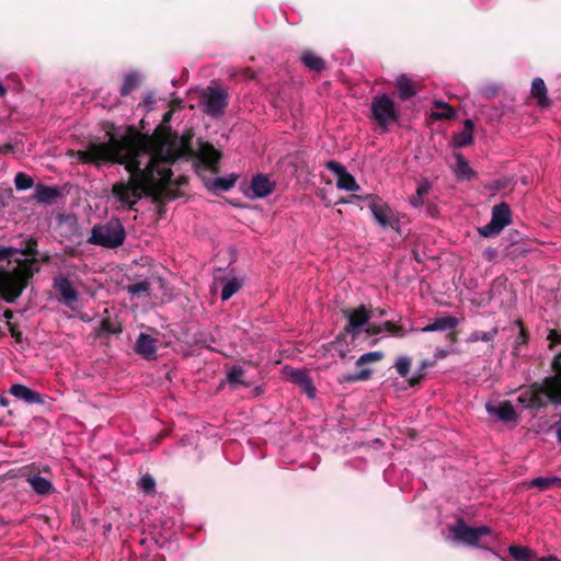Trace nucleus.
<instances>
[{
    "label": "nucleus",
    "mask_w": 561,
    "mask_h": 561,
    "mask_svg": "<svg viewBox=\"0 0 561 561\" xmlns=\"http://www.w3.org/2000/svg\"><path fill=\"white\" fill-rule=\"evenodd\" d=\"M188 139L170 131L142 136L135 128L108 133L107 141H91L77 152L79 161L101 165L121 163L130 174V182L113 186L114 196L122 206L131 207L142 197L164 203L178 198L175 188L184 179L173 180L171 164L180 158L191 157Z\"/></svg>",
    "instance_id": "obj_1"
},
{
    "label": "nucleus",
    "mask_w": 561,
    "mask_h": 561,
    "mask_svg": "<svg viewBox=\"0 0 561 561\" xmlns=\"http://www.w3.org/2000/svg\"><path fill=\"white\" fill-rule=\"evenodd\" d=\"M36 248L37 241L28 239L21 253L31 259L16 260V265L11 270H0V298L7 302H14L28 285V280L39 272Z\"/></svg>",
    "instance_id": "obj_2"
},
{
    "label": "nucleus",
    "mask_w": 561,
    "mask_h": 561,
    "mask_svg": "<svg viewBox=\"0 0 561 561\" xmlns=\"http://www.w3.org/2000/svg\"><path fill=\"white\" fill-rule=\"evenodd\" d=\"M126 232L119 219H111L95 225L91 230L88 242L106 249H116L123 245Z\"/></svg>",
    "instance_id": "obj_3"
},
{
    "label": "nucleus",
    "mask_w": 561,
    "mask_h": 561,
    "mask_svg": "<svg viewBox=\"0 0 561 561\" xmlns=\"http://www.w3.org/2000/svg\"><path fill=\"white\" fill-rule=\"evenodd\" d=\"M371 119L382 130H388L399 118V110L388 94L376 95L370 104Z\"/></svg>",
    "instance_id": "obj_4"
},
{
    "label": "nucleus",
    "mask_w": 561,
    "mask_h": 561,
    "mask_svg": "<svg viewBox=\"0 0 561 561\" xmlns=\"http://www.w3.org/2000/svg\"><path fill=\"white\" fill-rule=\"evenodd\" d=\"M342 313L347 319V324L343 331L335 337L333 344H341L346 334H351L355 340L362 332L373 317L371 310L367 309L365 305H360L355 309H343Z\"/></svg>",
    "instance_id": "obj_5"
},
{
    "label": "nucleus",
    "mask_w": 561,
    "mask_h": 561,
    "mask_svg": "<svg viewBox=\"0 0 561 561\" xmlns=\"http://www.w3.org/2000/svg\"><path fill=\"white\" fill-rule=\"evenodd\" d=\"M449 533L455 541L477 546L483 536L491 534V528L488 526L471 527L459 518L455 525L449 527Z\"/></svg>",
    "instance_id": "obj_6"
},
{
    "label": "nucleus",
    "mask_w": 561,
    "mask_h": 561,
    "mask_svg": "<svg viewBox=\"0 0 561 561\" xmlns=\"http://www.w3.org/2000/svg\"><path fill=\"white\" fill-rule=\"evenodd\" d=\"M53 289L56 293L57 300L61 305L75 309V306L79 302L80 294L68 276L64 274L54 276Z\"/></svg>",
    "instance_id": "obj_7"
},
{
    "label": "nucleus",
    "mask_w": 561,
    "mask_h": 561,
    "mask_svg": "<svg viewBox=\"0 0 561 561\" xmlns=\"http://www.w3.org/2000/svg\"><path fill=\"white\" fill-rule=\"evenodd\" d=\"M228 103V93L220 87H208L202 95L204 112L209 116H218Z\"/></svg>",
    "instance_id": "obj_8"
},
{
    "label": "nucleus",
    "mask_w": 561,
    "mask_h": 561,
    "mask_svg": "<svg viewBox=\"0 0 561 561\" xmlns=\"http://www.w3.org/2000/svg\"><path fill=\"white\" fill-rule=\"evenodd\" d=\"M551 390L546 385V378L541 382H534L528 389V410L546 408L550 402L554 407H561L560 403L553 401Z\"/></svg>",
    "instance_id": "obj_9"
},
{
    "label": "nucleus",
    "mask_w": 561,
    "mask_h": 561,
    "mask_svg": "<svg viewBox=\"0 0 561 561\" xmlns=\"http://www.w3.org/2000/svg\"><path fill=\"white\" fill-rule=\"evenodd\" d=\"M276 188V181L267 174H256L252 176L244 194L250 198H264L271 195Z\"/></svg>",
    "instance_id": "obj_10"
},
{
    "label": "nucleus",
    "mask_w": 561,
    "mask_h": 561,
    "mask_svg": "<svg viewBox=\"0 0 561 561\" xmlns=\"http://www.w3.org/2000/svg\"><path fill=\"white\" fill-rule=\"evenodd\" d=\"M327 168L332 171L336 179V185L341 190L355 192L359 190L354 176L346 171V169L336 161L327 162Z\"/></svg>",
    "instance_id": "obj_11"
},
{
    "label": "nucleus",
    "mask_w": 561,
    "mask_h": 561,
    "mask_svg": "<svg viewBox=\"0 0 561 561\" xmlns=\"http://www.w3.org/2000/svg\"><path fill=\"white\" fill-rule=\"evenodd\" d=\"M492 219L489 224L478 228L480 236L492 238L497 236L506 226L512 222V213H492Z\"/></svg>",
    "instance_id": "obj_12"
},
{
    "label": "nucleus",
    "mask_w": 561,
    "mask_h": 561,
    "mask_svg": "<svg viewBox=\"0 0 561 561\" xmlns=\"http://www.w3.org/2000/svg\"><path fill=\"white\" fill-rule=\"evenodd\" d=\"M373 220L385 231L391 230L402 237L405 232L402 230L401 222L405 218L399 213H371Z\"/></svg>",
    "instance_id": "obj_13"
},
{
    "label": "nucleus",
    "mask_w": 561,
    "mask_h": 561,
    "mask_svg": "<svg viewBox=\"0 0 561 561\" xmlns=\"http://www.w3.org/2000/svg\"><path fill=\"white\" fill-rule=\"evenodd\" d=\"M458 325V319L453 316H446L442 318H435L431 323L421 329L422 332H434V331H450L447 334V339L450 343L457 341V334L454 331Z\"/></svg>",
    "instance_id": "obj_14"
},
{
    "label": "nucleus",
    "mask_w": 561,
    "mask_h": 561,
    "mask_svg": "<svg viewBox=\"0 0 561 561\" xmlns=\"http://www.w3.org/2000/svg\"><path fill=\"white\" fill-rule=\"evenodd\" d=\"M551 368L553 375L545 377L546 385L551 390L553 401L561 404V352L554 355Z\"/></svg>",
    "instance_id": "obj_15"
},
{
    "label": "nucleus",
    "mask_w": 561,
    "mask_h": 561,
    "mask_svg": "<svg viewBox=\"0 0 561 561\" xmlns=\"http://www.w3.org/2000/svg\"><path fill=\"white\" fill-rule=\"evenodd\" d=\"M158 340L153 336L140 333L135 342L134 351L147 360L157 358Z\"/></svg>",
    "instance_id": "obj_16"
},
{
    "label": "nucleus",
    "mask_w": 561,
    "mask_h": 561,
    "mask_svg": "<svg viewBox=\"0 0 561 561\" xmlns=\"http://www.w3.org/2000/svg\"><path fill=\"white\" fill-rule=\"evenodd\" d=\"M64 196V190L56 185H35L34 199L41 205H51Z\"/></svg>",
    "instance_id": "obj_17"
},
{
    "label": "nucleus",
    "mask_w": 561,
    "mask_h": 561,
    "mask_svg": "<svg viewBox=\"0 0 561 561\" xmlns=\"http://www.w3.org/2000/svg\"><path fill=\"white\" fill-rule=\"evenodd\" d=\"M9 393L28 404H43L45 402L39 392L22 383H13L9 389Z\"/></svg>",
    "instance_id": "obj_18"
},
{
    "label": "nucleus",
    "mask_w": 561,
    "mask_h": 561,
    "mask_svg": "<svg viewBox=\"0 0 561 561\" xmlns=\"http://www.w3.org/2000/svg\"><path fill=\"white\" fill-rule=\"evenodd\" d=\"M485 409L490 415L496 416L503 422H512L517 419L516 411L511 402L503 401L500 403H486Z\"/></svg>",
    "instance_id": "obj_19"
},
{
    "label": "nucleus",
    "mask_w": 561,
    "mask_h": 561,
    "mask_svg": "<svg viewBox=\"0 0 561 561\" xmlns=\"http://www.w3.org/2000/svg\"><path fill=\"white\" fill-rule=\"evenodd\" d=\"M455 163L451 167L453 172L457 180L459 181H470L476 176V172L470 167L469 162L466 160V158L457 152L454 154Z\"/></svg>",
    "instance_id": "obj_20"
},
{
    "label": "nucleus",
    "mask_w": 561,
    "mask_h": 561,
    "mask_svg": "<svg viewBox=\"0 0 561 561\" xmlns=\"http://www.w3.org/2000/svg\"><path fill=\"white\" fill-rule=\"evenodd\" d=\"M218 280L222 283L220 295L222 301L229 300L244 285V278L230 275H227Z\"/></svg>",
    "instance_id": "obj_21"
},
{
    "label": "nucleus",
    "mask_w": 561,
    "mask_h": 561,
    "mask_svg": "<svg viewBox=\"0 0 561 561\" xmlns=\"http://www.w3.org/2000/svg\"><path fill=\"white\" fill-rule=\"evenodd\" d=\"M291 380L309 397L316 396V387L306 370L295 369L290 374Z\"/></svg>",
    "instance_id": "obj_22"
},
{
    "label": "nucleus",
    "mask_w": 561,
    "mask_h": 561,
    "mask_svg": "<svg viewBox=\"0 0 561 561\" xmlns=\"http://www.w3.org/2000/svg\"><path fill=\"white\" fill-rule=\"evenodd\" d=\"M531 96L536 99L537 104L542 107L547 108L551 106V100L547 95V88L542 79L535 78L531 82V89H530Z\"/></svg>",
    "instance_id": "obj_23"
},
{
    "label": "nucleus",
    "mask_w": 561,
    "mask_h": 561,
    "mask_svg": "<svg viewBox=\"0 0 561 561\" xmlns=\"http://www.w3.org/2000/svg\"><path fill=\"white\" fill-rule=\"evenodd\" d=\"M26 480L37 494L49 495L55 491L53 483L38 473L30 474Z\"/></svg>",
    "instance_id": "obj_24"
},
{
    "label": "nucleus",
    "mask_w": 561,
    "mask_h": 561,
    "mask_svg": "<svg viewBox=\"0 0 561 561\" xmlns=\"http://www.w3.org/2000/svg\"><path fill=\"white\" fill-rule=\"evenodd\" d=\"M474 124L471 119H466L463 129L454 136V145L456 147H465L472 142Z\"/></svg>",
    "instance_id": "obj_25"
},
{
    "label": "nucleus",
    "mask_w": 561,
    "mask_h": 561,
    "mask_svg": "<svg viewBox=\"0 0 561 561\" xmlns=\"http://www.w3.org/2000/svg\"><path fill=\"white\" fill-rule=\"evenodd\" d=\"M198 156L208 168H214L220 159V152L209 144L201 145Z\"/></svg>",
    "instance_id": "obj_26"
},
{
    "label": "nucleus",
    "mask_w": 561,
    "mask_h": 561,
    "mask_svg": "<svg viewBox=\"0 0 561 561\" xmlns=\"http://www.w3.org/2000/svg\"><path fill=\"white\" fill-rule=\"evenodd\" d=\"M396 85L401 100H408L415 94L412 80L404 75H401L396 79Z\"/></svg>",
    "instance_id": "obj_27"
},
{
    "label": "nucleus",
    "mask_w": 561,
    "mask_h": 561,
    "mask_svg": "<svg viewBox=\"0 0 561 561\" xmlns=\"http://www.w3.org/2000/svg\"><path fill=\"white\" fill-rule=\"evenodd\" d=\"M434 107L435 110H431L428 114V117L432 121L449 119L455 116V110L447 103L435 102Z\"/></svg>",
    "instance_id": "obj_28"
},
{
    "label": "nucleus",
    "mask_w": 561,
    "mask_h": 561,
    "mask_svg": "<svg viewBox=\"0 0 561 561\" xmlns=\"http://www.w3.org/2000/svg\"><path fill=\"white\" fill-rule=\"evenodd\" d=\"M559 486H561V479L557 477H539L528 482V488H537L539 491Z\"/></svg>",
    "instance_id": "obj_29"
},
{
    "label": "nucleus",
    "mask_w": 561,
    "mask_h": 561,
    "mask_svg": "<svg viewBox=\"0 0 561 561\" xmlns=\"http://www.w3.org/2000/svg\"><path fill=\"white\" fill-rule=\"evenodd\" d=\"M236 181L237 176L233 174L225 178H215L208 184V187L215 193L227 192L234 185Z\"/></svg>",
    "instance_id": "obj_30"
},
{
    "label": "nucleus",
    "mask_w": 561,
    "mask_h": 561,
    "mask_svg": "<svg viewBox=\"0 0 561 561\" xmlns=\"http://www.w3.org/2000/svg\"><path fill=\"white\" fill-rule=\"evenodd\" d=\"M245 370L241 366H232L231 369L227 373V381L232 389H236L239 386L248 387L243 379Z\"/></svg>",
    "instance_id": "obj_31"
},
{
    "label": "nucleus",
    "mask_w": 561,
    "mask_h": 561,
    "mask_svg": "<svg viewBox=\"0 0 561 561\" xmlns=\"http://www.w3.org/2000/svg\"><path fill=\"white\" fill-rule=\"evenodd\" d=\"M301 61L313 71H321L324 68V60L311 51H305L301 55Z\"/></svg>",
    "instance_id": "obj_32"
},
{
    "label": "nucleus",
    "mask_w": 561,
    "mask_h": 561,
    "mask_svg": "<svg viewBox=\"0 0 561 561\" xmlns=\"http://www.w3.org/2000/svg\"><path fill=\"white\" fill-rule=\"evenodd\" d=\"M126 290L133 297H141L144 295L149 296L151 290V284L148 280L129 284L126 286Z\"/></svg>",
    "instance_id": "obj_33"
},
{
    "label": "nucleus",
    "mask_w": 561,
    "mask_h": 561,
    "mask_svg": "<svg viewBox=\"0 0 561 561\" xmlns=\"http://www.w3.org/2000/svg\"><path fill=\"white\" fill-rule=\"evenodd\" d=\"M435 362H431L428 359H424L421 362V365L416 371V375L412 376L408 379V383L410 387H415L422 382L424 377L426 376L427 368L434 366Z\"/></svg>",
    "instance_id": "obj_34"
},
{
    "label": "nucleus",
    "mask_w": 561,
    "mask_h": 561,
    "mask_svg": "<svg viewBox=\"0 0 561 561\" xmlns=\"http://www.w3.org/2000/svg\"><path fill=\"white\" fill-rule=\"evenodd\" d=\"M371 374H373L371 369L363 368L357 373L346 374V375L342 376L339 379V381L340 382H348V383L364 381V380H368L371 377Z\"/></svg>",
    "instance_id": "obj_35"
},
{
    "label": "nucleus",
    "mask_w": 561,
    "mask_h": 561,
    "mask_svg": "<svg viewBox=\"0 0 561 561\" xmlns=\"http://www.w3.org/2000/svg\"><path fill=\"white\" fill-rule=\"evenodd\" d=\"M14 185L18 191H25L34 186V180L31 175L19 172L14 178Z\"/></svg>",
    "instance_id": "obj_36"
},
{
    "label": "nucleus",
    "mask_w": 561,
    "mask_h": 561,
    "mask_svg": "<svg viewBox=\"0 0 561 561\" xmlns=\"http://www.w3.org/2000/svg\"><path fill=\"white\" fill-rule=\"evenodd\" d=\"M382 329L387 333H389L391 336L402 339L407 335V330L397 324L393 321H385L382 323Z\"/></svg>",
    "instance_id": "obj_37"
},
{
    "label": "nucleus",
    "mask_w": 561,
    "mask_h": 561,
    "mask_svg": "<svg viewBox=\"0 0 561 561\" xmlns=\"http://www.w3.org/2000/svg\"><path fill=\"white\" fill-rule=\"evenodd\" d=\"M138 486L145 494H152L156 491V480L151 474L146 473L140 478Z\"/></svg>",
    "instance_id": "obj_38"
},
{
    "label": "nucleus",
    "mask_w": 561,
    "mask_h": 561,
    "mask_svg": "<svg viewBox=\"0 0 561 561\" xmlns=\"http://www.w3.org/2000/svg\"><path fill=\"white\" fill-rule=\"evenodd\" d=\"M138 83V76L137 73H128L125 78H124V82L122 84V88H121V95H127L129 94L137 85Z\"/></svg>",
    "instance_id": "obj_39"
},
{
    "label": "nucleus",
    "mask_w": 561,
    "mask_h": 561,
    "mask_svg": "<svg viewBox=\"0 0 561 561\" xmlns=\"http://www.w3.org/2000/svg\"><path fill=\"white\" fill-rule=\"evenodd\" d=\"M496 333H497L496 329L488 331V332L474 331L470 334L468 341L469 342H478V341L490 342L494 339Z\"/></svg>",
    "instance_id": "obj_40"
},
{
    "label": "nucleus",
    "mask_w": 561,
    "mask_h": 561,
    "mask_svg": "<svg viewBox=\"0 0 561 561\" xmlns=\"http://www.w3.org/2000/svg\"><path fill=\"white\" fill-rule=\"evenodd\" d=\"M394 367H396L397 373L401 377H407L410 371V367H411V358L409 356L399 357L396 360Z\"/></svg>",
    "instance_id": "obj_41"
},
{
    "label": "nucleus",
    "mask_w": 561,
    "mask_h": 561,
    "mask_svg": "<svg viewBox=\"0 0 561 561\" xmlns=\"http://www.w3.org/2000/svg\"><path fill=\"white\" fill-rule=\"evenodd\" d=\"M382 358H383V353L381 351L369 352V353L362 355L356 360V366L359 367L369 362H379Z\"/></svg>",
    "instance_id": "obj_42"
},
{
    "label": "nucleus",
    "mask_w": 561,
    "mask_h": 561,
    "mask_svg": "<svg viewBox=\"0 0 561 561\" xmlns=\"http://www.w3.org/2000/svg\"><path fill=\"white\" fill-rule=\"evenodd\" d=\"M100 329H101V331H103L107 334H116V333L122 332L121 327L116 328L111 318L102 319V321L100 323Z\"/></svg>",
    "instance_id": "obj_43"
},
{
    "label": "nucleus",
    "mask_w": 561,
    "mask_h": 561,
    "mask_svg": "<svg viewBox=\"0 0 561 561\" xmlns=\"http://www.w3.org/2000/svg\"><path fill=\"white\" fill-rule=\"evenodd\" d=\"M547 340L549 341V348L552 350L561 344V329H550L547 335Z\"/></svg>",
    "instance_id": "obj_44"
},
{
    "label": "nucleus",
    "mask_w": 561,
    "mask_h": 561,
    "mask_svg": "<svg viewBox=\"0 0 561 561\" xmlns=\"http://www.w3.org/2000/svg\"><path fill=\"white\" fill-rule=\"evenodd\" d=\"M510 556L516 561H526V547L511 546Z\"/></svg>",
    "instance_id": "obj_45"
},
{
    "label": "nucleus",
    "mask_w": 561,
    "mask_h": 561,
    "mask_svg": "<svg viewBox=\"0 0 561 561\" xmlns=\"http://www.w3.org/2000/svg\"><path fill=\"white\" fill-rule=\"evenodd\" d=\"M482 115H485L490 121H502L504 118L505 112L500 111L497 108H493L488 111L486 108L482 110Z\"/></svg>",
    "instance_id": "obj_46"
},
{
    "label": "nucleus",
    "mask_w": 561,
    "mask_h": 561,
    "mask_svg": "<svg viewBox=\"0 0 561 561\" xmlns=\"http://www.w3.org/2000/svg\"><path fill=\"white\" fill-rule=\"evenodd\" d=\"M499 90L496 84H486L480 89V93L485 99H491L497 94Z\"/></svg>",
    "instance_id": "obj_47"
},
{
    "label": "nucleus",
    "mask_w": 561,
    "mask_h": 561,
    "mask_svg": "<svg viewBox=\"0 0 561 561\" xmlns=\"http://www.w3.org/2000/svg\"><path fill=\"white\" fill-rule=\"evenodd\" d=\"M366 206L369 208V210H383L381 206V201L377 196L369 195L366 198Z\"/></svg>",
    "instance_id": "obj_48"
},
{
    "label": "nucleus",
    "mask_w": 561,
    "mask_h": 561,
    "mask_svg": "<svg viewBox=\"0 0 561 561\" xmlns=\"http://www.w3.org/2000/svg\"><path fill=\"white\" fill-rule=\"evenodd\" d=\"M368 336H374L380 334L383 329L382 324H376V323H367L366 328L363 330Z\"/></svg>",
    "instance_id": "obj_49"
},
{
    "label": "nucleus",
    "mask_w": 561,
    "mask_h": 561,
    "mask_svg": "<svg viewBox=\"0 0 561 561\" xmlns=\"http://www.w3.org/2000/svg\"><path fill=\"white\" fill-rule=\"evenodd\" d=\"M8 330L15 342H22V332L16 329V325L10 321H7Z\"/></svg>",
    "instance_id": "obj_50"
},
{
    "label": "nucleus",
    "mask_w": 561,
    "mask_h": 561,
    "mask_svg": "<svg viewBox=\"0 0 561 561\" xmlns=\"http://www.w3.org/2000/svg\"><path fill=\"white\" fill-rule=\"evenodd\" d=\"M528 561H559V559L553 556L538 558L534 551L528 549Z\"/></svg>",
    "instance_id": "obj_51"
},
{
    "label": "nucleus",
    "mask_w": 561,
    "mask_h": 561,
    "mask_svg": "<svg viewBox=\"0 0 561 561\" xmlns=\"http://www.w3.org/2000/svg\"><path fill=\"white\" fill-rule=\"evenodd\" d=\"M19 251L12 248H1L0 249V261L8 259L11 260L12 255L18 253Z\"/></svg>",
    "instance_id": "obj_52"
},
{
    "label": "nucleus",
    "mask_w": 561,
    "mask_h": 561,
    "mask_svg": "<svg viewBox=\"0 0 561 561\" xmlns=\"http://www.w3.org/2000/svg\"><path fill=\"white\" fill-rule=\"evenodd\" d=\"M554 430H556L557 440H558V443L561 444V412L559 415V420L554 423Z\"/></svg>",
    "instance_id": "obj_53"
},
{
    "label": "nucleus",
    "mask_w": 561,
    "mask_h": 561,
    "mask_svg": "<svg viewBox=\"0 0 561 561\" xmlns=\"http://www.w3.org/2000/svg\"><path fill=\"white\" fill-rule=\"evenodd\" d=\"M518 324H519V340L522 341V343H526V328L524 327V323L522 320H518Z\"/></svg>",
    "instance_id": "obj_54"
},
{
    "label": "nucleus",
    "mask_w": 561,
    "mask_h": 561,
    "mask_svg": "<svg viewBox=\"0 0 561 561\" xmlns=\"http://www.w3.org/2000/svg\"><path fill=\"white\" fill-rule=\"evenodd\" d=\"M428 186L427 184L419 185L416 193H417V199H421L424 194L427 193Z\"/></svg>",
    "instance_id": "obj_55"
},
{
    "label": "nucleus",
    "mask_w": 561,
    "mask_h": 561,
    "mask_svg": "<svg viewBox=\"0 0 561 561\" xmlns=\"http://www.w3.org/2000/svg\"><path fill=\"white\" fill-rule=\"evenodd\" d=\"M492 210H496V211H500V210H510V207L507 204L505 203H501V204H497V205H494L492 207Z\"/></svg>",
    "instance_id": "obj_56"
},
{
    "label": "nucleus",
    "mask_w": 561,
    "mask_h": 561,
    "mask_svg": "<svg viewBox=\"0 0 561 561\" xmlns=\"http://www.w3.org/2000/svg\"><path fill=\"white\" fill-rule=\"evenodd\" d=\"M3 317H4L8 321H10V319H12V318H13V311H12V310H10V309H7V310L3 312Z\"/></svg>",
    "instance_id": "obj_57"
},
{
    "label": "nucleus",
    "mask_w": 561,
    "mask_h": 561,
    "mask_svg": "<svg viewBox=\"0 0 561 561\" xmlns=\"http://www.w3.org/2000/svg\"><path fill=\"white\" fill-rule=\"evenodd\" d=\"M9 404V399L5 396H0V405L7 407Z\"/></svg>",
    "instance_id": "obj_58"
},
{
    "label": "nucleus",
    "mask_w": 561,
    "mask_h": 561,
    "mask_svg": "<svg viewBox=\"0 0 561 561\" xmlns=\"http://www.w3.org/2000/svg\"><path fill=\"white\" fill-rule=\"evenodd\" d=\"M39 261L43 263H48L50 261V255L48 253H45L41 256Z\"/></svg>",
    "instance_id": "obj_59"
},
{
    "label": "nucleus",
    "mask_w": 561,
    "mask_h": 561,
    "mask_svg": "<svg viewBox=\"0 0 561 561\" xmlns=\"http://www.w3.org/2000/svg\"><path fill=\"white\" fill-rule=\"evenodd\" d=\"M447 356V352L445 351H438L436 354L437 358H445Z\"/></svg>",
    "instance_id": "obj_60"
},
{
    "label": "nucleus",
    "mask_w": 561,
    "mask_h": 561,
    "mask_svg": "<svg viewBox=\"0 0 561 561\" xmlns=\"http://www.w3.org/2000/svg\"><path fill=\"white\" fill-rule=\"evenodd\" d=\"M376 311H377V314H378L379 317H383V316H386V314H387V312H386V310H385V309H380V308H378Z\"/></svg>",
    "instance_id": "obj_61"
},
{
    "label": "nucleus",
    "mask_w": 561,
    "mask_h": 561,
    "mask_svg": "<svg viewBox=\"0 0 561 561\" xmlns=\"http://www.w3.org/2000/svg\"><path fill=\"white\" fill-rule=\"evenodd\" d=\"M5 206V203H4V197L2 196V194L0 193V207H4Z\"/></svg>",
    "instance_id": "obj_62"
},
{
    "label": "nucleus",
    "mask_w": 561,
    "mask_h": 561,
    "mask_svg": "<svg viewBox=\"0 0 561 561\" xmlns=\"http://www.w3.org/2000/svg\"><path fill=\"white\" fill-rule=\"evenodd\" d=\"M412 205H413V207H420V204H419V202L416 201V198H414V199L412 201Z\"/></svg>",
    "instance_id": "obj_63"
},
{
    "label": "nucleus",
    "mask_w": 561,
    "mask_h": 561,
    "mask_svg": "<svg viewBox=\"0 0 561 561\" xmlns=\"http://www.w3.org/2000/svg\"><path fill=\"white\" fill-rule=\"evenodd\" d=\"M170 116H171V113H167V114L164 115V119H163V122H168V121L170 119Z\"/></svg>",
    "instance_id": "obj_64"
}]
</instances>
